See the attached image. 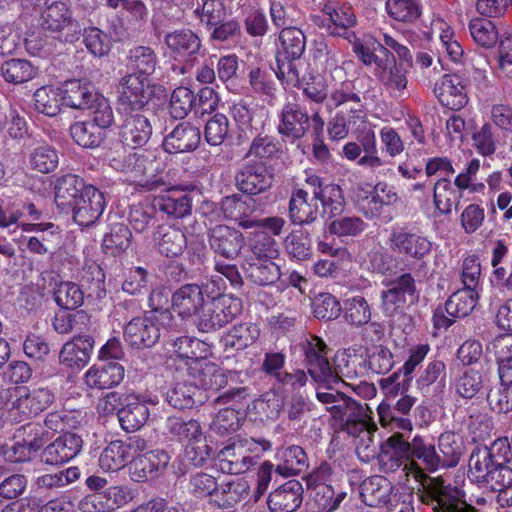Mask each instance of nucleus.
I'll return each mask as SVG.
<instances>
[{
  "instance_id": "8fccbe9b",
  "label": "nucleus",
  "mask_w": 512,
  "mask_h": 512,
  "mask_svg": "<svg viewBox=\"0 0 512 512\" xmlns=\"http://www.w3.org/2000/svg\"><path fill=\"white\" fill-rule=\"evenodd\" d=\"M173 346L178 357L191 361L189 365H193L196 361L205 359L211 354L210 345L194 337H179Z\"/></svg>"
},
{
  "instance_id": "a18cd8bd",
  "label": "nucleus",
  "mask_w": 512,
  "mask_h": 512,
  "mask_svg": "<svg viewBox=\"0 0 512 512\" xmlns=\"http://www.w3.org/2000/svg\"><path fill=\"white\" fill-rule=\"evenodd\" d=\"M282 407L281 396L275 391H269L256 399L251 407H248V413L250 416H254L255 420H274L279 416Z\"/></svg>"
},
{
  "instance_id": "4c0bfd02",
  "label": "nucleus",
  "mask_w": 512,
  "mask_h": 512,
  "mask_svg": "<svg viewBox=\"0 0 512 512\" xmlns=\"http://www.w3.org/2000/svg\"><path fill=\"white\" fill-rule=\"evenodd\" d=\"M248 493V485L241 479H228L217 486L211 501L218 508H230Z\"/></svg>"
},
{
  "instance_id": "37998d69",
  "label": "nucleus",
  "mask_w": 512,
  "mask_h": 512,
  "mask_svg": "<svg viewBox=\"0 0 512 512\" xmlns=\"http://www.w3.org/2000/svg\"><path fill=\"white\" fill-rule=\"evenodd\" d=\"M305 50V36L297 28H284L279 35L277 58L298 59Z\"/></svg>"
},
{
  "instance_id": "6e6d98bb",
  "label": "nucleus",
  "mask_w": 512,
  "mask_h": 512,
  "mask_svg": "<svg viewBox=\"0 0 512 512\" xmlns=\"http://www.w3.org/2000/svg\"><path fill=\"white\" fill-rule=\"evenodd\" d=\"M131 241V232L123 223H117L110 226L102 241V247L105 253L116 255L126 250Z\"/></svg>"
},
{
  "instance_id": "49530a36",
  "label": "nucleus",
  "mask_w": 512,
  "mask_h": 512,
  "mask_svg": "<svg viewBox=\"0 0 512 512\" xmlns=\"http://www.w3.org/2000/svg\"><path fill=\"white\" fill-rule=\"evenodd\" d=\"M167 400L171 406L177 409L191 408L195 404L203 402L199 388L192 383L178 382L167 393Z\"/></svg>"
},
{
  "instance_id": "0eeeda50",
  "label": "nucleus",
  "mask_w": 512,
  "mask_h": 512,
  "mask_svg": "<svg viewBox=\"0 0 512 512\" xmlns=\"http://www.w3.org/2000/svg\"><path fill=\"white\" fill-rule=\"evenodd\" d=\"M166 428L185 444V453L194 465L200 466L211 457L213 450L206 443L199 421L172 416L167 419Z\"/></svg>"
},
{
  "instance_id": "c03bdc74",
  "label": "nucleus",
  "mask_w": 512,
  "mask_h": 512,
  "mask_svg": "<svg viewBox=\"0 0 512 512\" xmlns=\"http://www.w3.org/2000/svg\"><path fill=\"white\" fill-rule=\"evenodd\" d=\"M431 29L433 33L438 35L441 46L451 61L461 62L464 50L456 39L452 27L445 20L436 18L432 21Z\"/></svg>"
},
{
  "instance_id": "603ef678",
  "label": "nucleus",
  "mask_w": 512,
  "mask_h": 512,
  "mask_svg": "<svg viewBox=\"0 0 512 512\" xmlns=\"http://www.w3.org/2000/svg\"><path fill=\"white\" fill-rule=\"evenodd\" d=\"M4 79L13 84H21L35 78L37 69L27 60L11 59L1 65Z\"/></svg>"
},
{
  "instance_id": "864d4df0",
  "label": "nucleus",
  "mask_w": 512,
  "mask_h": 512,
  "mask_svg": "<svg viewBox=\"0 0 512 512\" xmlns=\"http://www.w3.org/2000/svg\"><path fill=\"white\" fill-rule=\"evenodd\" d=\"M345 491H335L330 485L317 486L312 495V503L316 512H332L336 510L346 498Z\"/></svg>"
},
{
  "instance_id": "2f4dec72",
  "label": "nucleus",
  "mask_w": 512,
  "mask_h": 512,
  "mask_svg": "<svg viewBox=\"0 0 512 512\" xmlns=\"http://www.w3.org/2000/svg\"><path fill=\"white\" fill-rule=\"evenodd\" d=\"M393 491L392 483L383 476H372L360 485L363 502L370 507H379L388 503Z\"/></svg>"
},
{
  "instance_id": "f8f14e48",
  "label": "nucleus",
  "mask_w": 512,
  "mask_h": 512,
  "mask_svg": "<svg viewBox=\"0 0 512 512\" xmlns=\"http://www.w3.org/2000/svg\"><path fill=\"white\" fill-rule=\"evenodd\" d=\"M416 286L410 274H403L386 284L381 292V308L388 317L401 315L417 301Z\"/></svg>"
},
{
  "instance_id": "f03ea898",
  "label": "nucleus",
  "mask_w": 512,
  "mask_h": 512,
  "mask_svg": "<svg viewBox=\"0 0 512 512\" xmlns=\"http://www.w3.org/2000/svg\"><path fill=\"white\" fill-rule=\"evenodd\" d=\"M406 477L405 485L409 490L417 488L422 503L432 506L436 512H478L467 503L465 493L450 485H444L441 478H428L422 469L412 460L402 469Z\"/></svg>"
},
{
  "instance_id": "5701e85b",
  "label": "nucleus",
  "mask_w": 512,
  "mask_h": 512,
  "mask_svg": "<svg viewBox=\"0 0 512 512\" xmlns=\"http://www.w3.org/2000/svg\"><path fill=\"white\" fill-rule=\"evenodd\" d=\"M244 243L242 234L228 226L220 225L212 229L210 245L219 255L227 258H235L241 251Z\"/></svg>"
},
{
  "instance_id": "39448f33",
  "label": "nucleus",
  "mask_w": 512,
  "mask_h": 512,
  "mask_svg": "<svg viewBox=\"0 0 512 512\" xmlns=\"http://www.w3.org/2000/svg\"><path fill=\"white\" fill-rule=\"evenodd\" d=\"M278 259L279 249L276 241L264 233H259L252 244V256L244 264V270L254 283L270 285L281 275Z\"/></svg>"
},
{
  "instance_id": "c756f323",
  "label": "nucleus",
  "mask_w": 512,
  "mask_h": 512,
  "mask_svg": "<svg viewBox=\"0 0 512 512\" xmlns=\"http://www.w3.org/2000/svg\"><path fill=\"white\" fill-rule=\"evenodd\" d=\"M302 503V486L298 481H288L272 492L268 505L272 512H295Z\"/></svg>"
},
{
  "instance_id": "423d86ee",
  "label": "nucleus",
  "mask_w": 512,
  "mask_h": 512,
  "mask_svg": "<svg viewBox=\"0 0 512 512\" xmlns=\"http://www.w3.org/2000/svg\"><path fill=\"white\" fill-rule=\"evenodd\" d=\"M326 354L325 343L320 338L314 337L309 342L306 350L308 371L314 381L329 390L324 392L318 389L317 399L323 404H331L332 406L343 393L333 390L334 386L341 381V378L332 371Z\"/></svg>"
},
{
  "instance_id": "79ce46f5",
  "label": "nucleus",
  "mask_w": 512,
  "mask_h": 512,
  "mask_svg": "<svg viewBox=\"0 0 512 512\" xmlns=\"http://www.w3.org/2000/svg\"><path fill=\"white\" fill-rule=\"evenodd\" d=\"M64 105L62 87L43 86L34 93L35 109L49 117L58 115Z\"/></svg>"
},
{
  "instance_id": "680f3d73",
  "label": "nucleus",
  "mask_w": 512,
  "mask_h": 512,
  "mask_svg": "<svg viewBox=\"0 0 512 512\" xmlns=\"http://www.w3.org/2000/svg\"><path fill=\"white\" fill-rule=\"evenodd\" d=\"M30 167L41 173L55 170L59 164L57 151L48 144H41L33 149L29 157Z\"/></svg>"
},
{
  "instance_id": "9b49d317",
  "label": "nucleus",
  "mask_w": 512,
  "mask_h": 512,
  "mask_svg": "<svg viewBox=\"0 0 512 512\" xmlns=\"http://www.w3.org/2000/svg\"><path fill=\"white\" fill-rule=\"evenodd\" d=\"M328 410L332 416L338 420L358 421L363 430L360 433V442L356 446L357 453L361 455L364 453V457L368 460L370 457L375 455L373 445V439L371 431L368 428L369 413L367 405H361L351 398L342 394L340 398L330 407Z\"/></svg>"
},
{
  "instance_id": "a211bd4d",
  "label": "nucleus",
  "mask_w": 512,
  "mask_h": 512,
  "mask_svg": "<svg viewBox=\"0 0 512 512\" xmlns=\"http://www.w3.org/2000/svg\"><path fill=\"white\" fill-rule=\"evenodd\" d=\"M119 114L122 118V124L119 127L122 144L131 147L145 145L152 135V126L148 118L139 111Z\"/></svg>"
},
{
  "instance_id": "4468645a",
  "label": "nucleus",
  "mask_w": 512,
  "mask_h": 512,
  "mask_svg": "<svg viewBox=\"0 0 512 512\" xmlns=\"http://www.w3.org/2000/svg\"><path fill=\"white\" fill-rule=\"evenodd\" d=\"M151 96L147 76L132 73L123 77L118 86V112H137L144 108Z\"/></svg>"
},
{
  "instance_id": "58836bf2",
  "label": "nucleus",
  "mask_w": 512,
  "mask_h": 512,
  "mask_svg": "<svg viewBox=\"0 0 512 512\" xmlns=\"http://www.w3.org/2000/svg\"><path fill=\"white\" fill-rule=\"evenodd\" d=\"M398 200L394 187L385 182H379L373 188L371 195L362 199L361 209L368 217L378 215L383 206L392 205Z\"/></svg>"
},
{
  "instance_id": "c85d7f7f",
  "label": "nucleus",
  "mask_w": 512,
  "mask_h": 512,
  "mask_svg": "<svg viewBox=\"0 0 512 512\" xmlns=\"http://www.w3.org/2000/svg\"><path fill=\"white\" fill-rule=\"evenodd\" d=\"M123 408L118 410V419L123 430L134 432L145 425L150 416L147 404L135 395L126 397Z\"/></svg>"
},
{
  "instance_id": "a878e982",
  "label": "nucleus",
  "mask_w": 512,
  "mask_h": 512,
  "mask_svg": "<svg viewBox=\"0 0 512 512\" xmlns=\"http://www.w3.org/2000/svg\"><path fill=\"white\" fill-rule=\"evenodd\" d=\"M201 135L197 127L189 123H181L167 135L163 147L168 153H184L197 148Z\"/></svg>"
},
{
  "instance_id": "e433bc0d",
  "label": "nucleus",
  "mask_w": 512,
  "mask_h": 512,
  "mask_svg": "<svg viewBox=\"0 0 512 512\" xmlns=\"http://www.w3.org/2000/svg\"><path fill=\"white\" fill-rule=\"evenodd\" d=\"M237 185L247 194H258L271 185V176L263 165H247L236 177Z\"/></svg>"
},
{
  "instance_id": "f3484780",
  "label": "nucleus",
  "mask_w": 512,
  "mask_h": 512,
  "mask_svg": "<svg viewBox=\"0 0 512 512\" xmlns=\"http://www.w3.org/2000/svg\"><path fill=\"white\" fill-rule=\"evenodd\" d=\"M40 24L54 32L66 31V40H73L81 31L80 25L72 18L71 11L63 2H53L48 5L40 16Z\"/></svg>"
},
{
  "instance_id": "bb28decb",
  "label": "nucleus",
  "mask_w": 512,
  "mask_h": 512,
  "mask_svg": "<svg viewBox=\"0 0 512 512\" xmlns=\"http://www.w3.org/2000/svg\"><path fill=\"white\" fill-rule=\"evenodd\" d=\"M392 248L415 259H422L431 252L432 243L424 236L398 230L392 233Z\"/></svg>"
},
{
  "instance_id": "09e8293b",
  "label": "nucleus",
  "mask_w": 512,
  "mask_h": 512,
  "mask_svg": "<svg viewBox=\"0 0 512 512\" xmlns=\"http://www.w3.org/2000/svg\"><path fill=\"white\" fill-rule=\"evenodd\" d=\"M478 299L479 294L477 290L464 287L449 297L445 304V309L452 317H465L474 310Z\"/></svg>"
},
{
  "instance_id": "2eb2a0df",
  "label": "nucleus",
  "mask_w": 512,
  "mask_h": 512,
  "mask_svg": "<svg viewBox=\"0 0 512 512\" xmlns=\"http://www.w3.org/2000/svg\"><path fill=\"white\" fill-rule=\"evenodd\" d=\"M146 441L135 437L124 442L120 440L110 442L99 457V466L104 472H117L124 468L136 454L145 450Z\"/></svg>"
},
{
  "instance_id": "f704fd0d",
  "label": "nucleus",
  "mask_w": 512,
  "mask_h": 512,
  "mask_svg": "<svg viewBox=\"0 0 512 512\" xmlns=\"http://www.w3.org/2000/svg\"><path fill=\"white\" fill-rule=\"evenodd\" d=\"M154 243L158 251L169 258L181 255L186 247L185 234L171 226H159L154 233Z\"/></svg>"
},
{
  "instance_id": "ea45409f",
  "label": "nucleus",
  "mask_w": 512,
  "mask_h": 512,
  "mask_svg": "<svg viewBox=\"0 0 512 512\" xmlns=\"http://www.w3.org/2000/svg\"><path fill=\"white\" fill-rule=\"evenodd\" d=\"M169 460L168 453L163 450L150 451L143 456L136 457L131 478L134 481H143L149 474L164 469Z\"/></svg>"
},
{
  "instance_id": "338daca9",
  "label": "nucleus",
  "mask_w": 512,
  "mask_h": 512,
  "mask_svg": "<svg viewBox=\"0 0 512 512\" xmlns=\"http://www.w3.org/2000/svg\"><path fill=\"white\" fill-rule=\"evenodd\" d=\"M240 413L233 407L220 409L213 417L210 424L211 430L220 435L235 432L241 423Z\"/></svg>"
},
{
  "instance_id": "3c124183",
  "label": "nucleus",
  "mask_w": 512,
  "mask_h": 512,
  "mask_svg": "<svg viewBox=\"0 0 512 512\" xmlns=\"http://www.w3.org/2000/svg\"><path fill=\"white\" fill-rule=\"evenodd\" d=\"M459 198V194L449 179L441 178L436 182L433 190V202L439 214H450L453 207L458 204Z\"/></svg>"
},
{
  "instance_id": "774afa93",
  "label": "nucleus",
  "mask_w": 512,
  "mask_h": 512,
  "mask_svg": "<svg viewBox=\"0 0 512 512\" xmlns=\"http://www.w3.org/2000/svg\"><path fill=\"white\" fill-rule=\"evenodd\" d=\"M490 409L497 414H507L512 411V385L500 383L487 396Z\"/></svg>"
},
{
  "instance_id": "20e7f679",
  "label": "nucleus",
  "mask_w": 512,
  "mask_h": 512,
  "mask_svg": "<svg viewBox=\"0 0 512 512\" xmlns=\"http://www.w3.org/2000/svg\"><path fill=\"white\" fill-rule=\"evenodd\" d=\"M53 401L54 394L47 388L29 391L27 387L10 386L0 390V409L16 421L39 414Z\"/></svg>"
},
{
  "instance_id": "bf43d9fd",
  "label": "nucleus",
  "mask_w": 512,
  "mask_h": 512,
  "mask_svg": "<svg viewBox=\"0 0 512 512\" xmlns=\"http://www.w3.org/2000/svg\"><path fill=\"white\" fill-rule=\"evenodd\" d=\"M196 96L188 87L180 86L173 90L170 101L169 111L173 118L183 119L194 109Z\"/></svg>"
},
{
  "instance_id": "de8ad7c7",
  "label": "nucleus",
  "mask_w": 512,
  "mask_h": 512,
  "mask_svg": "<svg viewBox=\"0 0 512 512\" xmlns=\"http://www.w3.org/2000/svg\"><path fill=\"white\" fill-rule=\"evenodd\" d=\"M70 135L77 145L89 149L98 147L105 138V132L91 121L73 123Z\"/></svg>"
},
{
  "instance_id": "69168bd1",
  "label": "nucleus",
  "mask_w": 512,
  "mask_h": 512,
  "mask_svg": "<svg viewBox=\"0 0 512 512\" xmlns=\"http://www.w3.org/2000/svg\"><path fill=\"white\" fill-rule=\"evenodd\" d=\"M129 63L138 75L147 76L155 71L157 58L149 47L139 46L130 51Z\"/></svg>"
},
{
  "instance_id": "1a4fd4ad",
  "label": "nucleus",
  "mask_w": 512,
  "mask_h": 512,
  "mask_svg": "<svg viewBox=\"0 0 512 512\" xmlns=\"http://www.w3.org/2000/svg\"><path fill=\"white\" fill-rule=\"evenodd\" d=\"M270 448L271 443L266 439L238 438L219 452L218 466L224 473H243L254 464V459L249 454L259 456Z\"/></svg>"
},
{
  "instance_id": "b1692460",
  "label": "nucleus",
  "mask_w": 512,
  "mask_h": 512,
  "mask_svg": "<svg viewBox=\"0 0 512 512\" xmlns=\"http://www.w3.org/2000/svg\"><path fill=\"white\" fill-rule=\"evenodd\" d=\"M188 370L197 387L218 390L227 383V375L224 370L215 363L208 361L207 358L189 365Z\"/></svg>"
},
{
  "instance_id": "e2e57ef3",
  "label": "nucleus",
  "mask_w": 512,
  "mask_h": 512,
  "mask_svg": "<svg viewBox=\"0 0 512 512\" xmlns=\"http://www.w3.org/2000/svg\"><path fill=\"white\" fill-rule=\"evenodd\" d=\"M471 37L481 47L491 48L498 40V31L495 25L487 19L475 18L469 23Z\"/></svg>"
},
{
  "instance_id": "7ed1b4c3",
  "label": "nucleus",
  "mask_w": 512,
  "mask_h": 512,
  "mask_svg": "<svg viewBox=\"0 0 512 512\" xmlns=\"http://www.w3.org/2000/svg\"><path fill=\"white\" fill-rule=\"evenodd\" d=\"M323 12L332 23L328 27L329 33L333 35H344L349 41L354 39L353 50L365 65L376 63L377 50H385L382 44L374 37L365 35L362 39L356 38L354 33L347 29L355 24V15L350 6L340 4L335 0H329L323 7Z\"/></svg>"
},
{
  "instance_id": "13d9d810",
  "label": "nucleus",
  "mask_w": 512,
  "mask_h": 512,
  "mask_svg": "<svg viewBox=\"0 0 512 512\" xmlns=\"http://www.w3.org/2000/svg\"><path fill=\"white\" fill-rule=\"evenodd\" d=\"M55 302L61 308L72 310L84 302V293L80 286L71 281H62L54 289Z\"/></svg>"
},
{
  "instance_id": "ddd939ff",
  "label": "nucleus",
  "mask_w": 512,
  "mask_h": 512,
  "mask_svg": "<svg viewBox=\"0 0 512 512\" xmlns=\"http://www.w3.org/2000/svg\"><path fill=\"white\" fill-rule=\"evenodd\" d=\"M109 166L122 173L125 179L131 183L145 185V176L152 168V161L142 153H127L123 147L110 150L106 155Z\"/></svg>"
},
{
  "instance_id": "dca6fc26",
  "label": "nucleus",
  "mask_w": 512,
  "mask_h": 512,
  "mask_svg": "<svg viewBox=\"0 0 512 512\" xmlns=\"http://www.w3.org/2000/svg\"><path fill=\"white\" fill-rule=\"evenodd\" d=\"M509 446L508 439H499L491 448L486 446L475 448L469 459V479L479 485H484L488 478L492 479L493 476L489 475L498 462L494 460V450L507 449Z\"/></svg>"
},
{
  "instance_id": "aec40b11",
  "label": "nucleus",
  "mask_w": 512,
  "mask_h": 512,
  "mask_svg": "<svg viewBox=\"0 0 512 512\" xmlns=\"http://www.w3.org/2000/svg\"><path fill=\"white\" fill-rule=\"evenodd\" d=\"M204 304L202 289L195 284L183 285L171 295V307L182 319L195 317L196 320Z\"/></svg>"
},
{
  "instance_id": "9d476101",
  "label": "nucleus",
  "mask_w": 512,
  "mask_h": 512,
  "mask_svg": "<svg viewBox=\"0 0 512 512\" xmlns=\"http://www.w3.org/2000/svg\"><path fill=\"white\" fill-rule=\"evenodd\" d=\"M242 301L231 294H223L204 304L195 325L202 332L218 330L233 321L242 312Z\"/></svg>"
},
{
  "instance_id": "7c9ffc66",
  "label": "nucleus",
  "mask_w": 512,
  "mask_h": 512,
  "mask_svg": "<svg viewBox=\"0 0 512 512\" xmlns=\"http://www.w3.org/2000/svg\"><path fill=\"white\" fill-rule=\"evenodd\" d=\"M308 125V115L298 105L288 104L282 110L278 130L284 137L295 140L306 133Z\"/></svg>"
},
{
  "instance_id": "5fc2aeb1",
  "label": "nucleus",
  "mask_w": 512,
  "mask_h": 512,
  "mask_svg": "<svg viewBox=\"0 0 512 512\" xmlns=\"http://www.w3.org/2000/svg\"><path fill=\"white\" fill-rule=\"evenodd\" d=\"M314 198L319 200L323 206V211L329 215L340 214L345 205L343 191L340 186L330 183L323 186L322 189L313 190Z\"/></svg>"
},
{
  "instance_id": "4d7b16f0",
  "label": "nucleus",
  "mask_w": 512,
  "mask_h": 512,
  "mask_svg": "<svg viewBox=\"0 0 512 512\" xmlns=\"http://www.w3.org/2000/svg\"><path fill=\"white\" fill-rule=\"evenodd\" d=\"M278 455L283 463L277 465L276 471L284 477L296 475L306 466L307 457L300 446H290Z\"/></svg>"
},
{
  "instance_id": "a19ab883",
  "label": "nucleus",
  "mask_w": 512,
  "mask_h": 512,
  "mask_svg": "<svg viewBox=\"0 0 512 512\" xmlns=\"http://www.w3.org/2000/svg\"><path fill=\"white\" fill-rule=\"evenodd\" d=\"M260 336V329L253 323H241L231 328L223 338L226 349L236 351L252 346Z\"/></svg>"
},
{
  "instance_id": "052dcab7",
  "label": "nucleus",
  "mask_w": 512,
  "mask_h": 512,
  "mask_svg": "<svg viewBox=\"0 0 512 512\" xmlns=\"http://www.w3.org/2000/svg\"><path fill=\"white\" fill-rule=\"evenodd\" d=\"M386 11L396 21L412 23L421 15L417 0H387Z\"/></svg>"
},
{
  "instance_id": "f257e3e1",
  "label": "nucleus",
  "mask_w": 512,
  "mask_h": 512,
  "mask_svg": "<svg viewBox=\"0 0 512 512\" xmlns=\"http://www.w3.org/2000/svg\"><path fill=\"white\" fill-rule=\"evenodd\" d=\"M55 203L62 210L71 209L74 221L83 227L93 225L106 207L104 194L74 174L57 180Z\"/></svg>"
},
{
  "instance_id": "0e129e2a",
  "label": "nucleus",
  "mask_w": 512,
  "mask_h": 512,
  "mask_svg": "<svg viewBox=\"0 0 512 512\" xmlns=\"http://www.w3.org/2000/svg\"><path fill=\"white\" fill-rule=\"evenodd\" d=\"M411 456L421 461L429 471H436L441 464V458L437 454L433 444L426 442L421 437H415L411 443Z\"/></svg>"
},
{
  "instance_id": "cd10ccee",
  "label": "nucleus",
  "mask_w": 512,
  "mask_h": 512,
  "mask_svg": "<svg viewBox=\"0 0 512 512\" xmlns=\"http://www.w3.org/2000/svg\"><path fill=\"white\" fill-rule=\"evenodd\" d=\"M165 44L173 57L178 61H186L198 54L201 41L191 30H176L165 36Z\"/></svg>"
},
{
  "instance_id": "393cba45",
  "label": "nucleus",
  "mask_w": 512,
  "mask_h": 512,
  "mask_svg": "<svg viewBox=\"0 0 512 512\" xmlns=\"http://www.w3.org/2000/svg\"><path fill=\"white\" fill-rule=\"evenodd\" d=\"M94 340L90 336H79L66 342L59 354L60 362L69 367L80 369L91 358Z\"/></svg>"
},
{
  "instance_id": "6ab92c4d",
  "label": "nucleus",
  "mask_w": 512,
  "mask_h": 512,
  "mask_svg": "<svg viewBox=\"0 0 512 512\" xmlns=\"http://www.w3.org/2000/svg\"><path fill=\"white\" fill-rule=\"evenodd\" d=\"M434 94L443 106L451 110H460L468 103L466 84L458 74L443 75L435 84Z\"/></svg>"
},
{
  "instance_id": "4be33fe9",
  "label": "nucleus",
  "mask_w": 512,
  "mask_h": 512,
  "mask_svg": "<svg viewBox=\"0 0 512 512\" xmlns=\"http://www.w3.org/2000/svg\"><path fill=\"white\" fill-rule=\"evenodd\" d=\"M83 441L74 433H66L50 443L43 451V460L50 465L64 464L81 451Z\"/></svg>"
},
{
  "instance_id": "72a5a7b5",
  "label": "nucleus",
  "mask_w": 512,
  "mask_h": 512,
  "mask_svg": "<svg viewBox=\"0 0 512 512\" xmlns=\"http://www.w3.org/2000/svg\"><path fill=\"white\" fill-rule=\"evenodd\" d=\"M314 196L309 199L308 193L303 189H295L289 205L290 219L293 224L303 225L313 222L318 213V206Z\"/></svg>"
},
{
  "instance_id": "c9c22d12",
  "label": "nucleus",
  "mask_w": 512,
  "mask_h": 512,
  "mask_svg": "<svg viewBox=\"0 0 512 512\" xmlns=\"http://www.w3.org/2000/svg\"><path fill=\"white\" fill-rule=\"evenodd\" d=\"M152 205L153 208L174 218H183L192 210L191 198L177 191H169L154 197Z\"/></svg>"
},
{
  "instance_id": "6e6552de",
  "label": "nucleus",
  "mask_w": 512,
  "mask_h": 512,
  "mask_svg": "<svg viewBox=\"0 0 512 512\" xmlns=\"http://www.w3.org/2000/svg\"><path fill=\"white\" fill-rule=\"evenodd\" d=\"M173 320L171 312H147L132 318L124 327V340L136 348L153 346Z\"/></svg>"
},
{
  "instance_id": "473e14b6",
  "label": "nucleus",
  "mask_w": 512,
  "mask_h": 512,
  "mask_svg": "<svg viewBox=\"0 0 512 512\" xmlns=\"http://www.w3.org/2000/svg\"><path fill=\"white\" fill-rule=\"evenodd\" d=\"M64 105L78 110H86L99 95L94 88L80 80H69L62 85Z\"/></svg>"
},
{
  "instance_id": "412c9836",
  "label": "nucleus",
  "mask_w": 512,
  "mask_h": 512,
  "mask_svg": "<svg viewBox=\"0 0 512 512\" xmlns=\"http://www.w3.org/2000/svg\"><path fill=\"white\" fill-rule=\"evenodd\" d=\"M124 375V367L119 363H99L92 365L85 372L83 381L90 389H109L120 384Z\"/></svg>"
}]
</instances>
